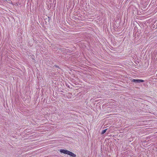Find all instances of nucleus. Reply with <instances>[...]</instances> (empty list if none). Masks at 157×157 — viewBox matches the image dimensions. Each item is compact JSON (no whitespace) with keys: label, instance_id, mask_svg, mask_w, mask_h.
<instances>
[{"label":"nucleus","instance_id":"1","mask_svg":"<svg viewBox=\"0 0 157 157\" xmlns=\"http://www.w3.org/2000/svg\"><path fill=\"white\" fill-rule=\"evenodd\" d=\"M60 152L65 154H67L73 157H75L76 156L74 153L67 150L61 149L60 150Z\"/></svg>","mask_w":157,"mask_h":157},{"label":"nucleus","instance_id":"2","mask_svg":"<svg viewBox=\"0 0 157 157\" xmlns=\"http://www.w3.org/2000/svg\"><path fill=\"white\" fill-rule=\"evenodd\" d=\"M132 82H136V83H140V82H144V81L142 79H133L132 80Z\"/></svg>","mask_w":157,"mask_h":157},{"label":"nucleus","instance_id":"3","mask_svg":"<svg viewBox=\"0 0 157 157\" xmlns=\"http://www.w3.org/2000/svg\"><path fill=\"white\" fill-rule=\"evenodd\" d=\"M107 130V129H106L103 130L101 133V134L103 135V134H104L106 132Z\"/></svg>","mask_w":157,"mask_h":157},{"label":"nucleus","instance_id":"4","mask_svg":"<svg viewBox=\"0 0 157 157\" xmlns=\"http://www.w3.org/2000/svg\"><path fill=\"white\" fill-rule=\"evenodd\" d=\"M137 28L136 27H134V33L135 32H136V30H137Z\"/></svg>","mask_w":157,"mask_h":157},{"label":"nucleus","instance_id":"5","mask_svg":"<svg viewBox=\"0 0 157 157\" xmlns=\"http://www.w3.org/2000/svg\"><path fill=\"white\" fill-rule=\"evenodd\" d=\"M55 67H58V66H55Z\"/></svg>","mask_w":157,"mask_h":157}]
</instances>
